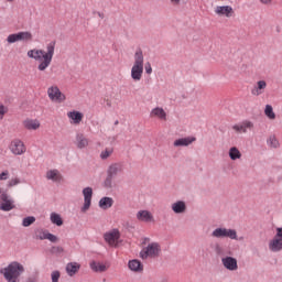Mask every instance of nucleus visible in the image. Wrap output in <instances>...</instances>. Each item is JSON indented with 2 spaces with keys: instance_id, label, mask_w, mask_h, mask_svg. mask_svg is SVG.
<instances>
[{
  "instance_id": "nucleus-1",
  "label": "nucleus",
  "mask_w": 282,
  "mask_h": 282,
  "mask_svg": "<svg viewBox=\"0 0 282 282\" xmlns=\"http://www.w3.org/2000/svg\"><path fill=\"white\" fill-rule=\"evenodd\" d=\"M56 50V42H51L46 45V51L43 48H33L28 51L26 55L37 63V70L45 72L52 61L54 59V52Z\"/></svg>"
},
{
  "instance_id": "nucleus-2",
  "label": "nucleus",
  "mask_w": 282,
  "mask_h": 282,
  "mask_svg": "<svg viewBox=\"0 0 282 282\" xmlns=\"http://www.w3.org/2000/svg\"><path fill=\"white\" fill-rule=\"evenodd\" d=\"M25 272L23 264L13 261L8 267L0 269L7 282H21V274Z\"/></svg>"
},
{
  "instance_id": "nucleus-3",
  "label": "nucleus",
  "mask_w": 282,
  "mask_h": 282,
  "mask_svg": "<svg viewBox=\"0 0 282 282\" xmlns=\"http://www.w3.org/2000/svg\"><path fill=\"white\" fill-rule=\"evenodd\" d=\"M144 74V54L142 50H138L134 53V62L131 68V78L134 83H140L142 80V75Z\"/></svg>"
},
{
  "instance_id": "nucleus-4",
  "label": "nucleus",
  "mask_w": 282,
  "mask_h": 282,
  "mask_svg": "<svg viewBox=\"0 0 282 282\" xmlns=\"http://www.w3.org/2000/svg\"><path fill=\"white\" fill-rule=\"evenodd\" d=\"M162 254V246L160 242H149L140 251V258L144 261L147 259H158Z\"/></svg>"
},
{
  "instance_id": "nucleus-5",
  "label": "nucleus",
  "mask_w": 282,
  "mask_h": 282,
  "mask_svg": "<svg viewBox=\"0 0 282 282\" xmlns=\"http://www.w3.org/2000/svg\"><path fill=\"white\" fill-rule=\"evenodd\" d=\"M47 96L52 102H56L57 105H61L67 100V96L61 91V88L58 86L53 85L47 88Z\"/></svg>"
},
{
  "instance_id": "nucleus-6",
  "label": "nucleus",
  "mask_w": 282,
  "mask_h": 282,
  "mask_svg": "<svg viewBox=\"0 0 282 282\" xmlns=\"http://www.w3.org/2000/svg\"><path fill=\"white\" fill-rule=\"evenodd\" d=\"M120 230L118 229H111L104 234V239L110 248H118L120 246Z\"/></svg>"
},
{
  "instance_id": "nucleus-7",
  "label": "nucleus",
  "mask_w": 282,
  "mask_h": 282,
  "mask_svg": "<svg viewBox=\"0 0 282 282\" xmlns=\"http://www.w3.org/2000/svg\"><path fill=\"white\" fill-rule=\"evenodd\" d=\"M271 252H281L282 250V227L275 228V236L269 241Z\"/></svg>"
},
{
  "instance_id": "nucleus-8",
  "label": "nucleus",
  "mask_w": 282,
  "mask_h": 282,
  "mask_svg": "<svg viewBox=\"0 0 282 282\" xmlns=\"http://www.w3.org/2000/svg\"><path fill=\"white\" fill-rule=\"evenodd\" d=\"M212 237L216 239H237V230L228 228H216L212 232Z\"/></svg>"
},
{
  "instance_id": "nucleus-9",
  "label": "nucleus",
  "mask_w": 282,
  "mask_h": 282,
  "mask_svg": "<svg viewBox=\"0 0 282 282\" xmlns=\"http://www.w3.org/2000/svg\"><path fill=\"white\" fill-rule=\"evenodd\" d=\"M9 150L13 155H23L28 151V148L21 139H13L9 144Z\"/></svg>"
},
{
  "instance_id": "nucleus-10",
  "label": "nucleus",
  "mask_w": 282,
  "mask_h": 282,
  "mask_svg": "<svg viewBox=\"0 0 282 282\" xmlns=\"http://www.w3.org/2000/svg\"><path fill=\"white\" fill-rule=\"evenodd\" d=\"M214 12L217 17L225 19H232V17H235V9H232L231 6H217Z\"/></svg>"
},
{
  "instance_id": "nucleus-11",
  "label": "nucleus",
  "mask_w": 282,
  "mask_h": 282,
  "mask_svg": "<svg viewBox=\"0 0 282 282\" xmlns=\"http://www.w3.org/2000/svg\"><path fill=\"white\" fill-rule=\"evenodd\" d=\"M8 43H17L19 41H32V33L29 31L10 34L7 37Z\"/></svg>"
},
{
  "instance_id": "nucleus-12",
  "label": "nucleus",
  "mask_w": 282,
  "mask_h": 282,
  "mask_svg": "<svg viewBox=\"0 0 282 282\" xmlns=\"http://www.w3.org/2000/svg\"><path fill=\"white\" fill-rule=\"evenodd\" d=\"M252 129H254V123L250 120H245L241 123L232 126V130L236 133H248V131H252Z\"/></svg>"
},
{
  "instance_id": "nucleus-13",
  "label": "nucleus",
  "mask_w": 282,
  "mask_h": 282,
  "mask_svg": "<svg viewBox=\"0 0 282 282\" xmlns=\"http://www.w3.org/2000/svg\"><path fill=\"white\" fill-rule=\"evenodd\" d=\"M221 263L226 270H229V272H235L239 270L237 258L230 256L224 257L221 258Z\"/></svg>"
},
{
  "instance_id": "nucleus-14",
  "label": "nucleus",
  "mask_w": 282,
  "mask_h": 282,
  "mask_svg": "<svg viewBox=\"0 0 282 282\" xmlns=\"http://www.w3.org/2000/svg\"><path fill=\"white\" fill-rule=\"evenodd\" d=\"M22 127L26 131H39L41 129V121L39 119L26 118L22 121Z\"/></svg>"
},
{
  "instance_id": "nucleus-15",
  "label": "nucleus",
  "mask_w": 282,
  "mask_h": 282,
  "mask_svg": "<svg viewBox=\"0 0 282 282\" xmlns=\"http://www.w3.org/2000/svg\"><path fill=\"white\" fill-rule=\"evenodd\" d=\"M0 210H4V213H9V210H13L14 208V200L8 196V194L3 193L0 196Z\"/></svg>"
},
{
  "instance_id": "nucleus-16",
  "label": "nucleus",
  "mask_w": 282,
  "mask_h": 282,
  "mask_svg": "<svg viewBox=\"0 0 282 282\" xmlns=\"http://www.w3.org/2000/svg\"><path fill=\"white\" fill-rule=\"evenodd\" d=\"M66 116L69 120V123L74 124L75 127H78V124L83 122V118H85V115L78 110H70Z\"/></svg>"
},
{
  "instance_id": "nucleus-17",
  "label": "nucleus",
  "mask_w": 282,
  "mask_h": 282,
  "mask_svg": "<svg viewBox=\"0 0 282 282\" xmlns=\"http://www.w3.org/2000/svg\"><path fill=\"white\" fill-rule=\"evenodd\" d=\"M84 206L82 207L83 213H87V209L91 206V197L94 196V189L86 187L83 189Z\"/></svg>"
},
{
  "instance_id": "nucleus-18",
  "label": "nucleus",
  "mask_w": 282,
  "mask_h": 282,
  "mask_svg": "<svg viewBox=\"0 0 282 282\" xmlns=\"http://www.w3.org/2000/svg\"><path fill=\"white\" fill-rule=\"evenodd\" d=\"M137 219L138 221H143L144 224H152V221H155V218L153 217V214L149 210H139L137 213Z\"/></svg>"
},
{
  "instance_id": "nucleus-19",
  "label": "nucleus",
  "mask_w": 282,
  "mask_h": 282,
  "mask_svg": "<svg viewBox=\"0 0 282 282\" xmlns=\"http://www.w3.org/2000/svg\"><path fill=\"white\" fill-rule=\"evenodd\" d=\"M265 89H268V83L265 80H259L251 89V94L252 96H261L265 94Z\"/></svg>"
},
{
  "instance_id": "nucleus-20",
  "label": "nucleus",
  "mask_w": 282,
  "mask_h": 282,
  "mask_svg": "<svg viewBox=\"0 0 282 282\" xmlns=\"http://www.w3.org/2000/svg\"><path fill=\"white\" fill-rule=\"evenodd\" d=\"M166 110L162 107H155L150 111V118H156V120H161L166 122Z\"/></svg>"
},
{
  "instance_id": "nucleus-21",
  "label": "nucleus",
  "mask_w": 282,
  "mask_h": 282,
  "mask_svg": "<svg viewBox=\"0 0 282 282\" xmlns=\"http://www.w3.org/2000/svg\"><path fill=\"white\" fill-rule=\"evenodd\" d=\"M109 263L107 262H98V261H93L90 262V269L93 270V272H107V270H109Z\"/></svg>"
},
{
  "instance_id": "nucleus-22",
  "label": "nucleus",
  "mask_w": 282,
  "mask_h": 282,
  "mask_svg": "<svg viewBox=\"0 0 282 282\" xmlns=\"http://www.w3.org/2000/svg\"><path fill=\"white\" fill-rule=\"evenodd\" d=\"M196 140H197V138H195V137L180 138L174 141L173 145L176 148L191 147V144H193V142H195Z\"/></svg>"
},
{
  "instance_id": "nucleus-23",
  "label": "nucleus",
  "mask_w": 282,
  "mask_h": 282,
  "mask_svg": "<svg viewBox=\"0 0 282 282\" xmlns=\"http://www.w3.org/2000/svg\"><path fill=\"white\" fill-rule=\"evenodd\" d=\"M75 144L77 149H87L89 147V139L83 133H77Z\"/></svg>"
},
{
  "instance_id": "nucleus-24",
  "label": "nucleus",
  "mask_w": 282,
  "mask_h": 282,
  "mask_svg": "<svg viewBox=\"0 0 282 282\" xmlns=\"http://www.w3.org/2000/svg\"><path fill=\"white\" fill-rule=\"evenodd\" d=\"M46 180H51V182H63V175L58 170H48L46 172Z\"/></svg>"
},
{
  "instance_id": "nucleus-25",
  "label": "nucleus",
  "mask_w": 282,
  "mask_h": 282,
  "mask_svg": "<svg viewBox=\"0 0 282 282\" xmlns=\"http://www.w3.org/2000/svg\"><path fill=\"white\" fill-rule=\"evenodd\" d=\"M118 173H122V164L112 163L111 165H109L107 170V175H109L110 177H116Z\"/></svg>"
},
{
  "instance_id": "nucleus-26",
  "label": "nucleus",
  "mask_w": 282,
  "mask_h": 282,
  "mask_svg": "<svg viewBox=\"0 0 282 282\" xmlns=\"http://www.w3.org/2000/svg\"><path fill=\"white\" fill-rule=\"evenodd\" d=\"M172 210L176 215H182L183 213H186V203H184V200H178L176 203H173Z\"/></svg>"
},
{
  "instance_id": "nucleus-27",
  "label": "nucleus",
  "mask_w": 282,
  "mask_h": 282,
  "mask_svg": "<svg viewBox=\"0 0 282 282\" xmlns=\"http://www.w3.org/2000/svg\"><path fill=\"white\" fill-rule=\"evenodd\" d=\"M128 268L131 272H142L144 270V265H142L140 260H130L128 262Z\"/></svg>"
},
{
  "instance_id": "nucleus-28",
  "label": "nucleus",
  "mask_w": 282,
  "mask_h": 282,
  "mask_svg": "<svg viewBox=\"0 0 282 282\" xmlns=\"http://www.w3.org/2000/svg\"><path fill=\"white\" fill-rule=\"evenodd\" d=\"M78 270H80V264L78 262H69L66 264V272L68 276H74Z\"/></svg>"
},
{
  "instance_id": "nucleus-29",
  "label": "nucleus",
  "mask_w": 282,
  "mask_h": 282,
  "mask_svg": "<svg viewBox=\"0 0 282 282\" xmlns=\"http://www.w3.org/2000/svg\"><path fill=\"white\" fill-rule=\"evenodd\" d=\"M99 206L104 210H107V208H111V206H113V198H111V197H102L99 200Z\"/></svg>"
},
{
  "instance_id": "nucleus-30",
  "label": "nucleus",
  "mask_w": 282,
  "mask_h": 282,
  "mask_svg": "<svg viewBox=\"0 0 282 282\" xmlns=\"http://www.w3.org/2000/svg\"><path fill=\"white\" fill-rule=\"evenodd\" d=\"M229 158L230 160H241V151L237 147H232L229 149Z\"/></svg>"
},
{
  "instance_id": "nucleus-31",
  "label": "nucleus",
  "mask_w": 282,
  "mask_h": 282,
  "mask_svg": "<svg viewBox=\"0 0 282 282\" xmlns=\"http://www.w3.org/2000/svg\"><path fill=\"white\" fill-rule=\"evenodd\" d=\"M264 116H267V118H269V120H275L276 119V113H274V108H272L271 105L265 106Z\"/></svg>"
},
{
  "instance_id": "nucleus-32",
  "label": "nucleus",
  "mask_w": 282,
  "mask_h": 282,
  "mask_svg": "<svg viewBox=\"0 0 282 282\" xmlns=\"http://www.w3.org/2000/svg\"><path fill=\"white\" fill-rule=\"evenodd\" d=\"M267 144L269 147H271V149H279V147H280L279 139H276V137L274 134H272L268 138Z\"/></svg>"
},
{
  "instance_id": "nucleus-33",
  "label": "nucleus",
  "mask_w": 282,
  "mask_h": 282,
  "mask_svg": "<svg viewBox=\"0 0 282 282\" xmlns=\"http://www.w3.org/2000/svg\"><path fill=\"white\" fill-rule=\"evenodd\" d=\"M51 221H52V224H55V226L63 225V218L61 217V215H58L56 213L51 214Z\"/></svg>"
},
{
  "instance_id": "nucleus-34",
  "label": "nucleus",
  "mask_w": 282,
  "mask_h": 282,
  "mask_svg": "<svg viewBox=\"0 0 282 282\" xmlns=\"http://www.w3.org/2000/svg\"><path fill=\"white\" fill-rule=\"evenodd\" d=\"M111 155H113V148H106L100 153L101 160H107L108 158H111Z\"/></svg>"
},
{
  "instance_id": "nucleus-35",
  "label": "nucleus",
  "mask_w": 282,
  "mask_h": 282,
  "mask_svg": "<svg viewBox=\"0 0 282 282\" xmlns=\"http://www.w3.org/2000/svg\"><path fill=\"white\" fill-rule=\"evenodd\" d=\"M34 221H36V218L34 216H29V217H25L23 220H22V226L24 228H28L29 226H32V224H34Z\"/></svg>"
},
{
  "instance_id": "nucleus-36",
  "label": "nucleus",
  "mask_w": 282,
  "mask_h": 282,
  "mask_svg": "<svg viewBox=\"0 0 282 282\" xmlns=\"http://www.w3.org/2000/svg\"><path fill=\"white\" fill-rule=\"evenodd\" d=\"M40 239H48V241H52V243H56V241H58V237H56L55 235L53 234H43L42 237H40Z\"/></svg>"
},
{
  "instance_id": "nucleus-37",
  "label": "nucleus",
  "mask_w": 282,
  "mask_h": 282,
  "mask_svg": "<svg viewBox=\"0 0 282 282\" xmlns=\"http://www.w3.org/2000/svg\"><path fill=\"white\" fill-rule=\"evenodd\" d=\"M104 186L105 188H113V176H109V174H107Z\"/></svg>"
},
{
  "instance_id": "nucleus-38",
  "label": "nucleus",
  "mask_w": 282,
  "mask_h": 282,
  "mask_svg": "<svg viewBox=\"0 0 282 282\" xmlns=\"http://www.w3.org/2000/svg\"><path fill=\"white\" fill-rule=\"evenodd\" d=\"M8 111V106L0 104V120H3L6 118Z\"/></svg>"
},
{
  "instance_id": "nucleus-39",
  "label": "nucleus",
  "mask_w": 282,
  "mask_h": 282,
  "mask_svg": "<svg viewBox=\"0 0 282 282\" xmlns=\"http://www.w3.org/2000/svg\"><path fill=\"white\" fill-rule=\"evenodd\" d=\"M19 184H21V180H19V178H11L9 182H8V186H9V188H12V186H17V185H19Z\"/></svg>"
},
{
  "instance_id": "nucleus-40",
  "label": "nucleus",
  "mask_w": 282,
  "mask_h": 282,
  "mask_svg": "<svg viewBox=\"0 0 282 282\" xmlns=\"http://www.w3.org/2000/svg\"><path fill=\"white\" fill-rule=\"evenodd\" d=\"M51 279H52V282H58V279H61V272L58 271H53L51 273Z\"/></svg>"
},
{
  "instance_id": "nucleus-41",
  "label": "nucleus",
  "mask_w": 282,
  "mask_h": 282,
  "mask_svg": "<svg viewBox=\"0 0 282 282\" xmlns=\"http://www.w3.org/2000/svg\"><path fill=\"white\" fill-rule=\"evenodd\" d=\"M144 69H145V74H148V75L153 74V67L151 66V64L149 62L145 63Z\"/></svg>"
},
{
  "instance_id": "nucleus-42",
  "label": "nucleus",
  "mask_w": 282,
  "mask_h": 282,
  "mask_svg": "<svg viewBox=\"0 0 282 282\" xmlns=\"http://www.w3.org/2000/svg\"><path fill=\"white\" fill-rule=\"evenodd\" d=\"M8 177H10V172L3 171L2 173H0V181L1 182L8 180Z\"/></svg>"
},
{
  "instance_id": "nucleus-43",
  "label": "nucleus",
  "mask_w": 282,
  "mask_h": 282,
  "mask_svg": "<svg viewBox=\"0 0 282 282\" xmlns=\"http://www.w3.org/2000/svg\"><path fill=\"white\" fill-rule=\"evenodd\" d=\"M172 6H180L182 0H170Z\"/></svg>"
},
{
  "instance_id": "nucleus-44",
  "label": "nucleus",
  "mask_w": 282,
  "mask_h": 282,
  "mask_svg": "<svg viewBox=\"0 0 282 282\" xmlns=\"http://www.w3.org/2000/svg\"><path fill=\"white\" fill-rule=\"evenodd\" d=\"M261 3H263L264 6H268L270 3H272V0H260Z\"/></svg>"
},
{
  "instance_id": "nucleus-45",
  "label": "nucleus",
  "mask_w": 282,
  "mask_h": 282,
  "mask_svg": "<svg viewBox=\"0 0 282 282\" xmlns=\"http://www.w3.org/2000/svg\"><path fill=\"white\" fill-rule=\"evenodd\" d=\"M216 254H221V247L220 246L216 247Z\"/></svg>"
},
{
  "instance_id": "nucleus-46",
  "label": "nucleus",
  "mask_w": 282,
  "mask_h": 282,
  "mask_svg": "<svg viewBox=\"0 0 282 282\" xmlns=\"http://www.w3.org/2000/svg\"><path fill=\"white\" fill-rule=\"evenodd\" d=\"M147 241H149V238H145L144 243H147Z\"/></svg>"
},
{
  "instance_id": "nucleus-47",
  "label": "nucleus",
  "mask_w": 282,
  "mask_h": 282,
  "mask_svg": "<svg viewBox=\"0 0 282 282\" xmlns=\"http://www.w3.org/2000/svg\"><path fill=\"white\" fill-rule=\"evenodd\" d=\"M7 1H9V3H12V1H14V0H7Z\"/></svg>"
}]
</instances>
